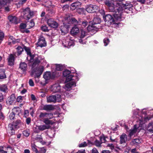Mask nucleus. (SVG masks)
<instances>
[{"label": "nucleus", "mask_w": 153, "mask_h": 153, "mask_svg": "<svg viewBox=\"0 0 153 153\" xmlns=\"http://www.w3.org/2000/svg\"><path fill=\"white\" fill-rule=\"evenodd\" d=\"M37 44V46H39L41 48L46 46L47 43L45 38L42 36H40L39 38Z\"/></svg>", "instance_id": "nucleus-13"}, {"label": "nucleus", "mask_w": 153, "mask_h": 153, "mask_svg": "<svg viewBox=\"0 0 153 153\" xmlns=\"http://www.w3.org/2000/svg\"><path fill=\"white\" fill-rule=\"evenodd\" d=\"M53 117V114L52 113H48L47 114V118L49 119H51Z\"/></svg>", "instance_id": "nucleus-52"}, {"label": "nucleus", "mask_w": 153, "mask_h": 153, "mask_svg": "<svg viewBox=\"0 0 153 153\" xmlns=\"http://www.w3.org/2000/svg\"><path fill=\"white\" fill-rule=\"evenodd\" d=\"M133 7V5L130 2H126V3H117L116 4V9L117 11L114 15V18L120 21L122 18V14L125 11L124 10L128 9L130 10Z\"/></svg>", "instance_id": "nucleus-2"}, {"label": "nucleus", "mask_w": 153, "mask_h": 153, "mask_svg": "<svg viewBox=\"0 0 153 153\" xmlns=\"http://www.w3.org/2000/svg\"><path fill=\"white\" fill-rule=\"evenodd\" d=\"M69 27V25H65L61 26L60 29L62 35H65V33H67L68 31Z\"/></svg>", "instance_id": "nucleus-19"}, {"label": "nucleus", "mask_w": 153, "mask_h": 153, "mask_svg": "<svg viewBox=\"0 0 153 153\" xmlns=\"http://www.w3.org/2000/svg\"><path fill=\"white\" fill-rule=\"evenodd\" d=\"M147 130L150 132H152L153 131V122H151L149 123Z\"/></svg>", "instance_id": "nucleus-42"}, {"label": "nucleus", "mask_w": 153, "mask_h": 153, "mask_svg": "<svg viewBox=\"0 0 153 153\" xmlns=\"http://www.w3.org/2000/svg\"><path fill=\"white\" fill-rule=\"evenodd\" d=\"M100 141L96 140L94 141V144L95 145L98 147H100L101 144L102 143L105 142V137L104 136L103 137H99Z\"/></svg>", "instance_id": "nucleus-20"}, {"label": "nucleus", "mask_w": 153, "mask_h": 153, "mask_svg": "<svg viewBox=\"0 0 153 153\" xmlns=\"http://www.w3.org/2000/svg\"><path fill=\"white\" fill-rule=\"evenodd\" d=\"M127 138V135L123 133L120 136V144H121L125 143Z\"/></svg>", "instance_id": "nucleus-29"}, {"label": "nucleus", "mask_w": 153, "mask_h": 153, "mask_svg": "<svg viewBox=\"0 0 153 153\" xmlns=\"http://www.w3.org/2000/svg\"><path fill=\"white\" fill-rule=\"evenodd\" d=\"M43 121L47 125H52L53 123L52 121L49 120V119L47 118L44 119Z\"/></svg>", "instance_id": "nucleus-41"}, {"label": "nucleus", "mask_w": 153, "mask_h": 153, "mask_svg": "<svg viewBox=\"0 0 153 153\" xmlns=\"http://www.w3.org/2000/svg\"><path fill=\"white\" fill-rule=\"evenodd\" d=\"M106 5L108 6V9L109 11L112 12H115L114 13L112 14L114 16V14L116 13V11H117V9H116V4L115 7H114V4L110 2L109 1L108 2L106 1Z\"/></svg>", "instance_id": "nucleus-11"}, {"label": "nucleus", "mask_w": 153, "mask_h": 153, "mask_svg": "<svg viewBox=\"0 0 153 153\" xmlns=\"http://www.w3.org/2000/svg\"><path fill=\"white\" fill-rule=\"evenodd\" d=\"M49 128L48 126L43 125L39 126H36L34 129V132L36 133H38L40 131H43Z\"/></svg>", "instance_id": "nucleus-14"}, {"label": "nucleus", "mask_w": 153, "mask_h": 153, "mask_svg": "<svg viewBox=\"0 0 153 153\" xmlns=\"http://www.w3.org/2000/svg\"><path fill=\"white\" fill-rule=\"evenodd\" d=\"M35 23L34 22L33 20V19L31 20L30 22V28L33 27Z\"/></svg>", "instance_id": "nucleus-53"}, {"label": "nucleus", "mask_w": 153, "mask_h": 153, "mask_svg": "<svg viewBox=\"0 0 153 153\" xmlns=\"http://www.w3.org/2000/svg\"><path fill=\"white\" fill-rule=\"evenodd\" d=\"M80 39H79V42L81 44H85L86 42L85 41H83L82 39L83 38L86 36V32L85 31L82 29H81L80 30Z\"/></svg>", "instance_id": "nucleus-18"}, {"label": "nucleus", "mask_w": 153, "mask_h": 153, "mask_svg": "<svg viewBox=\"0 0 153 153\" xmlns=\"http://www.w3.org/2000/svg\"><path fill=\"white\" fill-rule=\"evenodd\" d=\"M47 22L48 25L51 27L56 28L58 27V25L57 23L52 19H48Z\"/></svg>", "instance_id": "nucleus-17"}, {"label": "nucleus", "mask_w": 153, "mask_h": 153, "mask_svg": "<svg viewBox=\"0 0 153 153\" xmlns=\"http://www.w3.org/2000/svg\"><path fill=\"white\" fill-rule=\"evenodd\" d=\"M98 10L99 7L97 6L91 4L87 5L86 8V10L90 13L96 12Z\"/></svg>", "instance_id": "nucleus-10"}, {"label": "nucleus", "mask_w": 153, "mask_h": 153, "mask_svg": "<svg viewBox=\"0 0 153 153\" xmlns=\"http://www.w3.org/2000/svg\"><path fill=\"white\" fill-rule=\"evenodd\" d=\"M71 153H86L85 152V150H79L78 152H77L74 153V152L72 151L71 152Z\"/></svg>", "instance_id": "nucleus-59"}, {"label": "nucleus", "mask_w": 153, "mask_h": 153, "mask_svg": "<svg viewBox=\"0 0 153 153\" xmlns=\"http://www.w3.org/2000/svg\"><path fill=\"white\" fill-rule=\"evenodd\" d=\"M30 133V130L27 129L24 131L22 133L23 135L26 137H28L29 136Z\"/></svg>", "instance_id": "nucleus-44"}, {"label": "nucleus", "mask_w": 153, "mask_h": 153, "mask_svg": "<svg viewBox=\"0 0 153 153\" xmlns=\"http://www.w3.org/2000/svg\"><path fill=\"white\" fill-rule=\"evenodd\" d=\"M87 146V143L85 142H84L83 143H80L79 145V147H84Z\"/></svg>", "instance_id": "nucleus-51"}, {"label": "nucleus", "mask_w": 153, "mask_h": 153, "mask_svg": "<svg viewBox=\"0 0 153 153\" xmlns=\"http://www.w3.org/2000/svg\"><path fill=\"white\" fill-rule=\"evenodd\" d=\"M27 0H20L19 1V3L20 4H22L25 3Z\"/></svg>", "instance_id": "nucleus-61"}, {"label": "nucleus", "mask_w": 153, "mask_h": 153, "mask_svg": "<svg viewBox=\"0 0 153 153\" xmlns=\"http://www.w3.org/2000/svg\"><path fill=\"white\" fill-rule=\"evenodd\" d=\"M92 153H99L97 150L95 148L92 150Z\"/></svg>", "instance_id": "nucleus-64"}, {"label": "nucleus", "mask_w": 153, "mask_h": 153, "mask_svg": "<svg viewBox=\"0 0 153 153\" xmlns=\"http://www.w3.org/2000/svg\"><path fill=\"white\" fill-rule=\"evenodd\" d=\"M27 65L25 62H21L19 64V68L24 73L27 70Z\"/></svg>", "instance_id": "nucleus-26"}, {"label": "nucleus", "mask_w": 153, "mask_h": 153, "mask_svg": "<svg viewBox=\"0 0 153 153\" xmlns=\"http://www.w3.org/2000/svg\"><path fill=\"white\" fill-rule=\"evenodd\" d=\"M29 84L31 86H33L34 85L33 81L31 79H30L29 81Z\"/></svg>", "instance_id": "nucleus-54"}, {"label": "nucleus", "mask_w": 153, "mask_h": 153, "mask_svg": "<svg viewBox=\"0 0 153 153\" xmlns=\"http://www.w3.org/2000/svg\"><path fill=\"white\" fill-rule=\"evenodd\" d=\"M26 27V25L23 23H21L20 25V28L21 29H24Z\"/></svg>", "instance_id": "nucleus-50"}, {"label": "nucleus", "mask_w": 153, "mask_h": 153, "mask_svg": "<svg viewBox=\"0 0 153 153\" xmlns=\"http://www.w3.org/2000/svg\"><path fill=\"white\" fill-rule=\"evenodd\" d=\"M8 64L10 66H13L14 65L15 57L12 54H10L7 58Z\"/></svg>", "instance_id": "nucleus-21"}, {"label": "nucleus", "mask_w": 153, "mask_h": 153, "mask_svg": "<svg viewBox=\"0 0 153 153\" xmlns=\"http://www.w3.org/2000/svg\"><path fill=\"white\" fill-rule=\"evenodd\" d=\"M31 119L29 117L26 118V122L27 124L29 125L31 122Z\"/></svg>", "instance_id": "nucleus-55"}, {"label": "nucleus", "mask_w": 153, "mask_h": 153, "mask_svg": "<svg viewBox=\"0 0 153 153\" xmlns=\"http://www.w3.org/2000/svg\"><path fill=\"white\" fill-rule=\"evenodd\" d=\"M110 142H116L117 143V141L115 139H112L111 136L110 137Z\"/></svg>", "instance_id": "nucleus-62"}, {"label": "nucleus", "mask_w": 153, "mask_h": 153, "mask_svg": "<svg viewBox=\"0 0 153 153\" xmlns=\"http://www.w3.org/2000/svg\"><path fill=\"white\" fill-rule=\"evenodd\" d=\"M46 149L45 147L41 148L38 151L39 153H45L46 152Z\"/></svg>", "instance_id": "nucleus-47"}, {"label": "nucleus", "mask_w": 153, "mask_h": 153, "mask_svg": "<svg viewBox=\"0 0 153 153\" xmlns=\"http://www.w3.org/2000/svg\"><path fill=\"white\" fill-rule=\"evenodd\" d=\"M81 22L80 21V20L79 19L78 21L76 19L74 18H72L71 19L70 21H69L68 24H70V25H74L75 26H76L77 25H80L81 24Z\"/></svg>", "instance_id": "nucleus-22"}, {"label": "nucleus", "mask_w": 153, "mask_h": 153, "mask_svg": "<svg viewBox=\"0 0 153 153\" xmlns=\"http://www.w3.org/2000/svg\"><path fill=\"white\" fill-rule=\"evenodd\" d=\"M15 130L13 127L11 126H9V125L8 126V129L7 130V133L9 137H11L13 135L15 134Z\"/></svg>", "instance_id": "nucleus-27"}, {"label": "nucleus", "mask_w": 153, "mask_h": 153, "mask_svg": "<svg viewBox=\"0 0 153 153\" xmlns=\"http://www.w3.org/2000/svg\"><path fill=\"white\" fill-rule=\"evenodd\" d=\"M24 17L26 20H29L34 15V13L33 11H31L29 8H27L25 9L24 11Z\"/></svg>", "instance_id": "nucleus-9"}, {"label": "nucleus", "mask_w": 153, "mask_h": 153, "mask_svg": "<svg viewBox=\"0 0 153 153\" xmlns=\"http://www.w3.org/2000/svg\"><path fill=\"white\" fill-rule=\"evenodd\" d=\"M16 51L17 53V55L19 56L21 54L22 52L24 51V46L22 48L20 46H18L16 48Z\"/></svg>", "instance_id": "nucleus-36"}, {"label": "nucleus", "mask_w": 153, "mask_h": 153, "mask_svg": "<svg viewBox=\"0 0 153 153\" xmlns=\"http://www.w3.org/2000/svg\"><path fill=\"white\" fill-rule=\"evenodd\" d=\"M76 81H72L67 83L65 85V88L67 91H70L71 88L74 87L76 86Z\"/></svg>", "instance_id": "nucleus-16"}, {"label": "nucleus", "mask_w": 153, "mask_h": 153, "mask_svg": "<svg viewBox=\"0 0 153 153\" xmlns=\"http://www.w3.org/2000/svg\"><path fill=\"white\" fill-rule=\"evenodd\" d=\"M106 22H107L108 25H114L117 24L119 25L121 24L120 23H116L114 19L113 18L112 16H111V14H106Z\"/></svg>", "instance_id": "nucleus-8"}, {"label": "nucleus", "mask_w": 153, "mask_h": 153, "mask_svg": "<svg viewBox=\"0 0 153 153\" xmlns=\"http://www.w3.org/2000/svg\"><path fill=\"white\" fill-rule=\"evenodd\" d=\"M101 22V19L99 17H96L94 18L91 23L93 25L97 26V25L100 24Z\"/></svg>", "instance_id": "nucleus-33"}, {"label": "nucleus", "mask_w": 153, "mask_h": 153, "mask_svg": "<svg viewBox=\"0 0 153 153\" xmlns=\"http://www.w3.org/2000/svg\"><path fill=\"white\" fill-rule=\"evenodd\" d=\"M40 84L42 86L45 85L47 84L46 80H45L41 81L40 82Z\"/></svg>", "instance_id": "nucleus-57"}, {"label": "nucleus", "mask_w": 153, "mask_h": 153, "mask_svg": "<svg viewBox=\"0 0 153 153\" xmlns=\"http://www.w3.org/2000/svg\"><path fill=\"white\" fill-rule=\"evenodd\" d=\"M16 101L18 102H21L22 101V97L19 96L16 99Z\"/></svg>", "instance_id": "nucleus-58"}, {"label": "nucleus", "mask_w": 153, "mask_h": 153, "mask_svg": "<svg viewBox=\"0 0 153 153\" xmlns=\"http://www.w3.org/2000/svg\"><path fill=\"white\" fill-rule=\"evenodd\" d=\"M88 22H82V25L84 27L87 25Z\"/></svg>", "instance_id": "nucleus-63"}, {"label": "nucleus", "mask_w": 153, "mask_h": 153, "mask_svg": "<svg viewBox=\"0 0 153 153\" xmlns=\"http://www.w3.org/2000/svg\"><path fill=\"white\" fill-rule=\"evenodd\" d=\"M74 39L69 36L62 42V45L65 47L69 48L73 46L74 45Z\"/></svg>", "instance_id": "nucleus-5"}, {"label": "nucleus", "mask_w": 153, "mask_h": 153, "mask_svg": "<svg viewBox=\"0 0 153 153\" xmlns=\"http://www.w3.org/2000/svg\"><path fill=\"white\" fill-rule=\"evenodd\" d=\"M79 32V29L76 26H74L73 27L71 31V34L74 35L77 33Z\"/></svg>", "instance_id": "nucleus-35"}, {"label": "nucleus", "mask_w": 153, "mask_h": 153, "mask_svg": "<svg viewBox=\"0 0 153 153\" xmlns=\"http://www.w3.org/2000/svg\"><path fill=\"white\" fill-rule=\"evenodd\" d=\"M24 49L26 52L27 55H29L31 59L35 57L33 55L31 54V50L30 48L24 45Z\"/></svg>", "instance_id": "nucleus-32"}, {"label": "nucleus", "mask_w": 153, "mask_h": 153, "mask_svg": "<svg viewBox=\"0 0 153 153\" xmlns=\"http://www.w3.org/2000/svg\"><path fill=\"white\" fill-rule=\"evenodd\" d=\"M44 58L43 56H39L35 58L34 57L32 59L30 58L29 60L28 57H27L26 60L29 61L30 63H32L31 75H34L35 78H39L40 77L44 70V68L43 66L36 67L40 63L41 60Z\"/></svg>", "instance_id": "nucleus-1"}, {"label": "nucleus", "mask_w": 153, "mask_h": 153, "mask_svg": "<svg viewBox=\"0 0 153 153\" xmlns=\"http://www.w3.org/2000/svg\"><path fill=\"white\" fill-rule=\"evenodd\" d=\"M51 91L53 93L59 92L61 90V86L58 83H55L52 85Z\"/></svg>", "instance_id": "nucleus-15"}, {"label": "nucleus", "mask_w": 153, "mask_h": 153, "mask_svg": "<svg viewBox=\"0 0 153 153\" xmlns=\"http://www.w3.org/2000/svg\"><path fill=\"white\" fill-rule=\"evenodd\" d=\"M41 30H42L44 32H48L49 30L48 29L47 27L46 26H43L41 27Z\"/></svg>", "instance_id": "nucleus-49"}, {"label": "nucleus", "mask_w": 153, "mask_h": 153, "mask_svg": "<svg viewBox=\"0 0 153 153\" xmlns=\"http://www.w3.org/2000/svg\"><path fill=\"white\" fill-rule=\"evenodd\" d=\"M5 118V116L2 113H0V119L3 120Z\"/></svg>", "instance_id": "nucleus-60"}, {"label": "nucleus", "mask_w": 153, "mask_h": 153, "mask_svg": "<svg viewBox=\"0 0 153 153\" xmlns=\"http://www.w3.org/2000/svg\"><path fill=\"white\" fill-rule=\"evenodd\" d=\"M19 108L18 107H15L13 108L12 112L10 114L9 116V117L10 119L12 120L14 119L15 117V112H19Z\"/></svg>", "instance_id": "nucleus-25"}, {"label": "nucleus", "mask_w": 153, "mask_h": 153, "mask_svg": "<svg viewBox=\"0 0 153 153\" xmlns=\"http://www.w3.org/2000/svg\"><path fill=\"white\" fill-rule=\"evenodd\" d=\"M43 77L45 80H47L52 78V76L51 72L50 71L45 72L43 75Z\"/></svg>", "instance_id": "nucleus-31"}, {"label": "nucleus", "mask_w": 153, "mask_h": 153, "mask_svg": "<svg viewBox=\"0 0 153 153\" xmlns=\"http://www.w3.org/2000/svg\"><path fill=\"white\" fill-rule=\"evenodd\" d=\"M36 147V146L35 144H33L32 146V150L35 153H39L38 150H37Z\"/></svg>", "instance_id": "nucleus-46"}, {"label": "nucleus", "mask_w": 153, "mask_h": 153, "mask_svg": "<svg viewBox=\"0 0 153 153\" xmlns=\"http://www.w3.org/2000/svg\"><path fill=\"white\" fill-rule=\"evenodd\" d=\"M40 109L41 110H45L47 111L53 110L54 108L52 105H46L41 106L40 107Z\"/></svg>", "instance_id": "nucleus-24"}, {"label": "nucleus", "mask_w": 153, "mask_h": 153, "mask_svg": "<svg viewBox=\"0 0 153 153\" xmlns=\"http://www.w3.org/2000/svg\"><path fill=\"white\" fill-rule=\"evenodd\" d=\"M8 19L12 23L15 24H17L18 23L17 19L15 16H10L8 17Z\"/></svg>", "instance_id": "nucleus-30"}, {"label": "nucleus", "mask_w": 153, "mask_h": 153, "mask_svg": "<svg viewBox=\"0 0 153 153\" xmlns=\"http://www.w3.org/2000/svg\"><path fill=\"white\" fill-rule=\"evenodd\" d=\"M62 74L63 76L66 77L65 82L71 81V80L78 81L79 80L78 75L77 73L75 74V75H73L71 71L68 69L64 70Z\"/></svg>", "instance_id": "nucleus-3"}, {"label": "nucleus", "mask_w": 153, "mask_h": 153, "mask_svg": "<svg viewBox=\"0 0 153 153\" xmlns=\"http://www.w3.org/2000/svg\"><path fill=\"white\" fill-rule=\"evenodd\" d=\"M64 66L61 64H56V69L58 71H61L64 68Z\"/></svg>", "instance_id": "nucleus-40"}, {"label": "nucleus", "mask_w": 153, "mask_h": 153, "mask_svg": "<svg viewBox=\"0 0 153 153\" xmlns=\"http://www.w3.org/2000/svg\"><path fill=\"white\" fill-rule=\"evenodd\" d=\"M15 99V95L14 94H12L8 98L7 100L6 101L7 104L9 105H12L14 103Z\"/></svg>", "instance_id": "nucleus-23"}, {"label": "nucleus", "mask_w": 153, "mask_h": 153, "mask_svg": "<svg viewBox=\"0 0 153 153\" xmlns=\"http://www.w3.org/2000/svg\"><path fill=\"white\" fill-rule=\"evenodd\" d=\"M36 140H39L40 142H42V138L41 135L37 134L35 138Z\"/></svg>", "instance_id": "nucleus-48"}, {"label": "nucleus", "mask_w": 153, "mask_h": 153, "mask_svg": "<svg viewBox=\"0 0 153 153\" xmlns=\"http://www.w3.org/2000/svg\"><path fill=\"white\" fill-rule=\"evenodd\" d=\"M6 77L5 71L4 69H0V79H4L6 78Z\"/></svg>", "instance_id": "nucleus-39"}, {"label": "nucleus", "mask_w": 153, "mask_h": 153, "mask_svg": "<svg viewBox=\"0 0 153 153\" xmlns=\"http://www.w3.org/2000/svg\"><path fill=\"white\" fill-rule=\"evenodd\" d=\"M9 125V126L13 127L15 130L21 127L23 128V126H25L24 124L22 123L20 120L19 119L12 123H10Z\"/></svg>", "instance_id": "nucleus-7"}, {"label": "nucleus", "mask_w": 153, "mask_h": 153, "mask_svg": "<svg viewBox=\"0 0 153 153\" xmlns=\"http://www.w3.org/2000/svg\"><path fill=\"white\" fill-rule=\"evenodd\" d=\"M99 12L102 16L104 20L105 21V11L104 9H101L99 10Z\"/></svg>", "instance_id": "nucleus-45"}, {"label": "nucleus", "mask_w": 153, "mask_h": 153, "mask_svg": "<svg viewBox=\"0 0 153 153\" xmlns=\"http://www.w3.org/2000/svg\"><path fill=\"white\" fill-rule=\"evenodd\" d=\"M48 113L41 112L39 116L40 118L45 119L47 118Z\"/></svg>", "instance_id": "nucleus-43"}, {"label": "nucleus", "mask_w": 153, "mask_h": 153, "mask_svg": "<svg viewBox=\"0 0 153 153\" xmlns=\"http://www.w3.org/2000/svg\"><path fill=\"white\" fill-rule=\"evenodd\" d=\"M47 102L49 103H55L61 100V95L60 94L50 96L47 97Z\"/></svg>", "instance_id": "nucleus-6"}, {"label": "nucleus", "mask_w": 153, "mask_h": 153, "mask_svg": "<svg viewBox=\"0 0 153 153\" xmlns=\"http://www.w3.org/2000/svg\"><path fill=\"white\" fill-rule=\"evenodd\" d=\"M7 90V88L6 85L5 84L0 85V91L6 92Z\"/></svg>", "instance_id": "nucleus-37"}, {"label": "nucleus", "mask_w": 153, "mask_h": 153, "mask_svg": "<svg viewBox=\"0 0 153 153\" xmlns=\"http://www.w3.org/2000/svg\"><path fill=\"white\" fill-rule=\"evenodd\" d=\"M141 140L138 138H136L132 140V142L135 146H137L141 143Z\"/></svg>", "instance_id": "nucleus-38"}, {"label": "nucleus", "mask_w": 153, "mask_h": 153, "mask_svg": "<svg viewBox=\"0 0 153 153\" xmlns=\"http://www.w3.org/2000/svg\"><path fill=\"white\" fill-rule=\"evenodd\" d=\"M107 146L109 147L111 150L113 149L114 148V146L112 143L108 144Z\"/></svg>", "instance_id": "nucleus-56"}, {"label": "nucleus", "mask_w": 153, "mask_h": 153, "mask_svg": "<svg viewBox=\"0 0 153 153\" xmlns=\"http://www.w3.org/2000/svg\"><path fill=\"white\" fill-rule=\"evenodd\" d=\"M139 126H138L137 125H135L134 126L133 128L131 129L130 130V132L129 133V135L130 137L132 136L134 134L136 133Z\"/></svg>", "instance_id": "nucleus-28"}, {"label": "nucleus", "mask_w": 153, "mask_h": 153, "mask_svg": "<svg viewBox=\"0 0 153 153\" xmlns=\"http://www.w3.org/2000/svg\"><path fill=\"white\" fill-rule=\"evenodd\" d=\"M101 27V26H97L91 23V25H88L87 27V30L89 32H92L93 33H95L98 29Z\"/></svg>", "instance_id": "nucleus-12"}, {"label": "nucleus", "mask_w": 153, "mask_h": 153, "mask_svg": "<svg viewBox=\"0 0 153 153\" xmlns=\"http://www.w3.org/2000/svg\"><path fill=\"white\" fill-rule=\"evenodd\" d=\"M9 41H10L12 42V43L14 44L17 43H18L20 42V39H16L13 36H10L9 38Z\"/></svg>", "instance_id": "nucleus-34"}, {"label": "nucleus", "mask_w": 153, "mask_h": 153, "mask_svg": "<svg viewBox=\"0 0 153 153\" xmlns=\"http://www.w3.org/2000/svg\"><path fill=\"white\" fill-rule=\"evenodd\" d=\"M139 110L138 109L134 110L133 111V115L132 117L136 119L137 122H139L140 124H142L143 121L145 120H149L148 117H144L142 115H140L139 114Z\"/></svg>", "instance_id": "nucleus-4"}]
</instances>
